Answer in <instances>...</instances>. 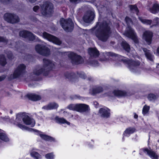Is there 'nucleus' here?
<instances>
[{
  "label": "nucleus",
  "instance_id": "36",
  "mask_svg": "<svg viewBox=\"0 0 159 159\" xmlns=\"http://www.w3.org/2000/svg\"><path fill=\"white\" fill-rule=\"evenodd\" d=\"M135 131V129L133 128H129L126 129L125 131V134H130L133 133Z\"/></svg>",
  "mask_w": 159,
  "mask_h": 159
},
{
  "label": "nucleus",
  "instance_id": "12",
  "mask_svg": "<svg viewBox=\"0 0 159 159\" xmlns=\"http://www.w3.org/2000/svg\"><path fill=\"white\" fill-rule=\"evenodd\" d=\"M37 34L39 35H42L43 38L56 44L59 45L61 43V41L57 38L46 32H43L42 34H39V33Z\"/></svg>",
  "mask_w": 159,
  "mask_h": 159
},
{
  "label": "nucleus",
  "instance_id": "53",
  "mask_svg": "<svg viewBox=\"0 0 159 159\" xmlns=\"http://www.w3.org/2000/svg\"><path fill=\"white\" fill-rule=\"evenodd\" d=\"M31 3H34L37 0H28Z\"/></svg>",
  "mask_w": 159,
  "mask_h": 159
},
{
  "label": "nucleus",
  "instance_id": "50",
  "mask_svg": "<svg viewBox=\"0 0 159 159\" xmlns=\"http://www.w3.org/2000/svg\"><path fill=\"white\" fill-rule=\"evenodd\" d=\"M79 97H80L79 96H78L77 95H75L74 96L73 98L74 99H79V98H80Z\"/></svg>",
  "mask_w": 159,
  "mask_h": 159
},
{
  "label": "nucleus",
  "instance_id": "52",
  "mask_svg": "<svg viewBox=\"0 0 159 159\" xmlns=\"http://www.w3.org/2000/svg\"><path fill=\"white\" fill-rule=\"evenodd\" d=\"M134 117L135 119H137L138 117V116L136 113H134Z\"/></svg>",
  "mask_w": 159,
  "mask_h": 159
},
{
  "label": "nucleus",
  "instance_id": "11",
  "mask_svg": "<svg viewBox=\"0 0 159 159\" xmlns=\"http://www.w3.org/2000/svg\"><path fill=\"white\" fill-rule=\"evenodd\" d=\"M94 16V10L92 7H90L89 10L84 14L83 19L85 22L89 23L93 20Z\"/></svg>",
  "mask_w": 159,
  "mask_h": 159
},
{
  "label": "nucleus",
  "instance_id": "55",
  "mask_svg": "<svg viewBox=\"0 0 159 159\" xmlns=\"http://www.w3.org/2000/svg\"><path fill=\"white\" fill-rule=\"evenodd\" d=\"M157 53H158V54H159V47H158V48H157Z\"/></svg>",
  "mask_w": 159,
  "mask_h": 159
},
{
  "label": "nucleus",
  "instance_id": "19",
  "mask_svg": "<svg viewBox=\"0 0 159 159\" xmlns=\"http://www.w3.org/2000/svg\"><path fill=\"white\" fill-rule=\"evenodd\" d=\"M126 95V93L125 91L119 90H115L112 93H110L107 95L109 96H115L118 97L125 96Z\"/></svg>",
  "mask_w": 159,
  "mask_h": 159
},
{
  "label": "nucleus",
  "instance_id": "46",
  "mask_svg": "<svg viewBox=\"0 0 159 159\" xmlns=\"http://www.w3.org/2000/svg\"><path fill=\"white\" fill-rule=\"evenodd\" d=\"M70 2L75 3H77L80 2V0H70Z\"/></svg>",
  "mask_w": 159,
  "mask_h": 159
},
{
  "label": "nucleus",
  "instance_id": "59",
  "mask_svg": "<svg viewBox=\"0 0 159 159\" xmlns=\"http://www.w3.org/2000/svg\"><path fill=\"white\" fill-rule=\"evenodd\" d=\"M1 130H2L1 129H0V132L1 131Z\"/></svg>",
  "mask_w": 159,
  "mask_h": 159
},
{
  "label": "nucleus",
  "instance_id": "37",
  "mask_svg": "<svg viewBox=\"0 0 159 159\" xmlns=\"http://www.w3.org/2000/svg\"><path fill=\"white\" fill-rule=\"evenodd\" d=\"M129 7L131 11H135L137 15H138L139 11L137 7L135 5H130L129 6Z\"/></svg>",
  "mask_w": 159,
  "mask_h": 159
},
{
  "label": "nucleus",
  "instance_id": "42",
  "mask_svg": "<svg viewBox=\"0 0 159 159\" xmlns=\"http://www.w3.org/2000/svg\"><path fill=\"white\" fill-rule=\"evenodd\" d=\"M79 76L83 79H85L86 78V76L85 73L83 72H80L78 73Z\"/></svg>",
  "mask_w": 159,
  "mask_h": 159
},
{
  "label": "nucleus",
  "instance_id": "5",
  "mask_svg": "<svg viewBox=\"0 0 159 159\" xmlns=\"http://www.w3.org/2000/svg\"><path fill=\"white\" fill-rule=\"evenodd\" d=\"M66 55L71 60L73 64H78L82 63L83 61L82 58L72 52H65Z\"/></svg>",
  "mask_w": 159,
  "mask_h": 159
},
{
  "label": "nucleus",
  "instance_id": "10",
  "mask_svg": "<svg viewBox=\"0 0 159 159\" xmlns=\"http://www.w3.org/2000/svg\"><path fill=\"white\" fill-rule=\"evenodd\" d=\"M25 65L23 64L18 66L13 74V78H16L22 76L25 72Z\"/></svg>",
  "mask_w": 159,
  "mask_h": 159
},
{
  "label": "nucleus",
  "instance_id": "49",
  "mask_svg": "<svg viewBox=\"0 0 159 159\" xmlns=\"http://www.w3.org/2000/svg\"><path fill=\"white\" fill-rule=\"evenodd\" d=\"M5 78L6 76L4 75H3L2 76H0V81H1L3 80Z\"/></svg>",
  "mask_w": 159,
  "mask_h": 159
},
{
  "label": "nucleus",
  "instance_id": "15",
  "mask_svg": "<svg viewBox=\"0 0 159 159\" xmlns=\"http://www.w3.org/2000/svg\"><path fill=\"white\" fill-rule=\"evenodd\" d=\"M19 35L20 36L24 38L28 37L31 41H33L35 39V37L33 34L27 31H22L20 32Z\"/></svg>",
  "mask_w": 159,
  "mask_h": 159
},
{
  "label": "nucleus",
  "instance_id": "20",
  "mask_svg": "<svg viewBox=\"0 0 159 159\" xmlns=\"http://www.w3.org/2000/svg\"><path fill=\"white\" fill-rule=\"evenodd\" d=\"M90 110L89 106L84 104H78L77 111L84 112Z\"/></svg>",
  "mask_w": 159,
  "mask_h": 159
},
{
  "label": "nucleus",
  "instance_id": "13",
  "mask_svg": "<svg viewBox=\"0 0 159 159\" xmlns=\"http://www.w3.org/2000/svg\"><path fill=\"white\" fill-rule=\"evenodd\" d=\"M24 116V113H19L16 115V120L11 121V122L22 129H27V127L20 123Z\"/></svg>",
  "mask_w": 159,
  "mask_h": 159
},
{
  "label": "nucleus",
  "instance_id": "44",
  "mask_svg": "<svg viewBox=\"0 0 159 159\" xmlns=\"http://www.w3.org/2000/svg\"><path fill=\"white\" fill-rule=\"evenodd\" d=\"M7 56L9 59H12V55L11 52H8L6 53Z\"/></svg>",
  "mask_w": 159,
  "mask_h": 159
},
{
  "label": "nucleus",
  "instance_id": "60",
  "mask_svg": "<svg viewBox=\"0 0 159 159\" xmlns=\"http://www.w3.org/2000/svg\"><path fill=\"white\" fill-rule=\"evenodd\" d=\"M37 20H35V21H37Z\"/></svg>",
  "mask_w": 159,
  "mask_h": 159
},
{
  "label": "nucleus",
  "instance_id": "28",
  "mask_svg": "<svg viewBox=\"0 0 159 159\" xmlns=\"http://www.w3.org/2000/svg\"><path fill=\"white\" fill-rule=\"evenodd\" d=\"M40 137L43 139L48 141H54L55 139L52 137L45 134H39Z\"/></svg>",
  "mask_w": 159,
  "mask_h": 159
},
{
  "label": "nucleus",
  "instance_id": "54",
  "mask_svg": "<svg viewBox=\"0 0 159 159\" xmlns=\"http://www.w3.org/2000/svg\"><path fill=\"white\" fill-rule=\"evenodd\" d=\"M88 80L89 81H92L93 80V78L91 77L88 78Z\"/></svg>",
  "mask_w": 159,
  "mask_h": 159
},
{
  "label": "nucleus",
  "instance_id": "2",
  "mask_svg": "<svg viewBox=\"0 0 159 159\" xmlns=\"http://www.w3.org/2000/svg\"><path fill=\"white\" fill-rule=\"evenodd\" d=\"M110 31L109 26L107 24L105 23L98 29L95 34L98 39L103 42H106L109 36Z\"/></svg>",
  "mask_w": 159,
  "mask_h": 159
},
{
  "label": "nucleus",
  "instance_id": "43",
  "mask_svg": "<svg viewBox=\"0 0 159 159\" xmlns=\"http://www.w3.org/2000/svg\"><path fill=\"white\" fill-rule=\"evenodd\" d=\"M125 20L128 25V24H133V22L131 19L130 18H129V17H126L125 18Z\"/></svg>",
  "mask_w": 159,
  "mask_h": 159
},
{
  "label": "nucleus",
  "instance_id": "29",
  "mask_svg": "<svg viewBox=\"0 0 159 159\" xmlns=\"http://www.w3.org/2000/svg\"><path fill=\"white\" fill-rule=\"evenodd\" d=\"M139 18L143 24L146 25H151L152 22V21L151 20L146 19L140 17H139Z\"/></svg>",
  "mask_w": 159,
  "mask_h": 159
},
{
  "label": "nucleus",
  "instance_id": "22",
  "mask_svg": "<svg viewBox=\"0 0 159 159\" xmlns=\"http://www.w3.org/2000/svg\"><path fill=\"white\" fill-rule=\"evenodd\" d=\"M58 107V105L57 103L53 102L43 106L42 108L46 110H50L57 108Z\"/></svg>",
  "mask_w": 159,
  "mask_h": 159
},
{
  "label": "nucleus",
  "instance_id": "21",
  "mask_svg": "<svg viewBox=\"0 0 159 159\" xmlns=\"http://www.w3.org/2000/svg\"><path fill=\"white\" fill-rule=\"evenodd\" d=\"M150 11L153 14H156L159 12V6L157 1H155L152 7L149 8Z\"/></svg>",
  "mask_w": 159,
  "mask_h": 159
},
{
  "label": "nucleus",
  "instance_id": "34",
  "mask_svg": "<svg viewBox=\"0 0 159 159\" xmlns=\"http://www.w3.org/2000/svg\"><path fill=\"white\" fill-rule=\"evenodd\" d=\"M7 63L6 59L3 55H0V64L2 66H5Z\"/></svg>",
  "mask_w": 159,
  "mask_h": 159
},
{
  "label": "nucleus",
  "instance_id": "9",
  "mask_svg": "<svg viewBox=\"0 0 159 159\" xmlns=\"http://www.w3.org/2000/svg\"><path fill=\"white\" fill-rule=\"evenodd\" d=\"M35 49L38 53L42 55L47 56L50 53L49 49L43 44L36 45Z\"/></svg>",
  "mask_w": 159,
  "mask_h": 159
},
{
  "label": "nucleus",
  "instance_id": "24",
  "mask_svg": "<svg viewBox=\"0 0 159 159\" xmlns=\"http://www.w3.org/2000/svg\"><path fill=\"white\" fill-rule=\"evenodd\" d=\"M88 52L91 57H98L99 55L98 51L95 48H89Z\"/></svg>",
  "mask_w": 159,
  "mask_h": 159
},
{
  "label": "nucleus",
  "instance_id": "27",
  "mask_svg": "<svg viewBox=\"0 0 159 159\" xmlns=\"http://www.w3.org/2000/svg\"><path fill=\"white\" fill-rule=\"evenodd\" d=\"M56 122L60 124H64L66 123L68 125H70V123L67 121L66 120L63 118H59L57 116L55 118Z\"/></svg>",
  "mask_w": 159,
  "mask_h": 159
},
{
  "label": "nucleus",
  "instance_id": "57",
  "mask_svg": "<svg viewBox=\"0 0 159 159\" xmlns=\"http://www.w3.org/2000/svg\"><path fill=\"white\" fill-rule=\"evenodd\" d=\"M10 112L11 114H12V111H11Z\"/></svg>",
  "mask_w": 159,
  "mask_h": 159
},
{
  "label": "nucleus",
  "instance_id": "38",
  "mask_svg": "<svg viewBox=\"0 0 159 159\" xmlns=\"http://www.w3.org/2000/svg\"><path fill=\"white\" fill-rule=\"evenodd\" d=\"M149 107L145 105L143 109L142 112L143 114L144 115L147 114L148 111L149 109Z\"/></svg>",
  "mask_w": 159,
  "mask_h": 159
},
{
  "label": "nucleus",
  "instance_id": "48",
  "mask_svg": "<svg viewBox=\"0 0 159 159\" xmlns=\"http://www.w3.org/2000/svg\"><path fill=\"white\" fill-rule=\"evenodd\" d=\"M6 41V39L2 37H0V42H4Z\"/></svg>",
  "mask_w": 159,
  "mask_h": 159
},
{
  "label": "nucleus",
  "instance_id": "39",
  "mask_svg": "<svg viewBox=\"0 0 159 159\" xmlns=\"http://www.w3.org/2000/svg\"><path fill=\"white\" fill-rule=\"evenodd\" d=\"M153 24L151 26V27H152L153 26L159 25V18L157 17L155 18L153 20Z\"/></svg>",
  "mask_w": 159,
  "mask_h": 159
},
{
  "label": "nucleus",
  "instance_id": "6",
  "mask_svg": "<svg viewBox=\"0 0 159 159\" xmlns=\"http://www.w3.org/2000/svg\"><path fill=\"white\" fill-rule=\"evenodd\" d=\"M53 5L52 4L49 2H44L42 7L41 12L43 15L49 14L53 11Z\"/></svg>",
  "mask_w": 159,
  "mask_h": 159
},
{
  "label": "nucleus",
  "instance_id": "35",
  "mask_svg": "<svg viewBox=\"0 0 159 159\" xmlns=\"http://www.w3.org/2000/svg\"><path fill=\"white\" fill-rule=\"evenodd\" d=\"M0 139L5 142H7L9 141V139L6 134L2 132L0 133Z\"/></svg>",
  "mask_w": 159,
  "mask_h": 159
},
{
  "label": "nucleus",
  "instance_id": "3",
  "mask_svg": "<svg viewBox=\"0 0 159 159\" xmlns=\"http://www.w3.org/2000/svg\"><path fill=\"white\" fill-rule=\"evenodd\" d=\"M118 57L119 61L122 62L126 65L128 68L131 71H135L140 65V62L139 61L130 60L121 56H119Z\"/></svg>",
  "mask_w": 159,
  "mask_h": 159
},
{
  "label": "nucleus",
  "instance_id": "25",
  "mask_svg": "<svg viewBox=\"0 0 159 159\" xmlns=\"http://www.w3.org/2000/svg\"><path fill=\"white\" fill-rule=\"evenodd\" d=\"M66 78L69 80L73 82L76 79L75 74L74 73H67L65 74Z\"/></svg>",
  "mask_w": 159,
  "mask_h": 159
},
{
  "label": "nucleus",
  "instance_id": "23",
  "mask_svg": "<svg viewBox=\"0 0 159 159\" xmlns=\"http://www.w3.org/2000/svg\"><path fill=\"white\" fill-rule=\"evenodd\" d=\"M143 50L144 52L145 55L149 60L152 61L154 58V56L151 53L150 51L146 48H143Z\"/></svg>",
  "mask_w": 159,
  "mask_h": 159
},
{
  "label": "nucleus",
  "instance_id": "41",
  "mask_svg": "<svg viewBox=\"0 0 159 159\" xmlns=\"http://www.w3.org/2000/svg\"><path fill=\"white\" fill-rule=\"evenodd\" d=\"M45 157L48 159H53L54 158V155L53 153H49L45 155Z\"/></svg>",
  "mask_w": 159,
  "mask_h": 159
},
{
  "label": "nucleus",
  "instance_id": "30",
  "mask_svg": "<svg viewBox=\"0 0 159 159\" xmlns=\"http://www.w3.org/2000/svg\"><path fill=\"white\" fill-rule=\"evenodd\" d=\"M30 155L31 156L36 159H39L41 158V156L37 152L34 151V150H32L30 152Z\"/></svg>",
  "mask_w": 159,
  "mask_h": 159
},
{
  "label": "nucleus",
  "instance_id": "47",
  "mask_svg": "<svg viewBox=\"0 0 159 159\" xmlns=\"http://www.w3.org/2000/svg\"><path fill=\"white\" fill-rule=\"evenodd\" d=\"M106 54L109 56H115V54L111 52H107Z\"/></svg>",
  "mask_w": 159,
  "mask_h": 159
},
{
  "label": "nucleus",
  "instance_id": "31",
  "mask_svg": "<svg viewBox=\"0 0 159 159\" xmlns=\"http://www.w3.org/2000/svg\"><path fill=\"white\" fill-rule=\"evenodd\" d=\"M103 89L101 86H98L93 88V93L94 94L99 93L103 91Z\"/></svg>",
  "mask_w": 159,
  "mask_h": 159
},
{
  "label": "nucleus",
  "instance_id": "26",
  "mask_svg": "<svg viewBox=\"0 0 159 159\" xmlns=\"http://www.w3.org/2000/svg\"><path fill=\"white\" fill-rule=\"evenodd\" d=\"M27 97L29 99L33 101L39 100L41 98L40 96L33 94H28Z\"/></svg>",
  "mask_w": 159,
  "mask_h": 159
},
{
  "label": "nucleus",
  "instance_id": "51",
  "mask_svg": "<svg viewBox=\"0 0 159 159\" xmlns=\"http://www.w3.org/2000/svg\"><path fill=\"white\" fill-rule=\"evenodd\" d=\"M10 0H0V1L2 2H9Z\"/></svg>",
  "mask_w": 159,
  "mask_h": 159
},
{
  "label": "nucleus",
  "instance_id": "56",
  "mask_svg": "<svg viewBox=\"0 0 159 159\" xmlns=\"http://www.w3.org/2000/svg\"><path fill=\"white\" fill-rule=\"evenodd\" d=\"M94 105H97L98 104V103L97 102H94Z\"/></svg>",
  "mask_w": 159,
  "mask_h": 159
},
{
  "label": "nucleus",
  "instance_id": "32",
  "mask_svg": "<svg viewBox=\"0 0 159 159\" xmlns=\"http://www.w3.org/2000/svg\"><path fill=\"white\" fill-rule=\"evenodd\" d=\"M121 45L126 51L127 52L129 51L130 49V46L125 41H122Z\"/></svg>",
  "mask_w": 159,
  "mask_h": 159
},
{
  "label": "nucleus",
  "instance_id": "4",
  "mask_svg": "<svg viewBox=\"0 0 159 159\" xmlns=\"http://www.w3.org/2000/svg\"><path fill=\"white\" fill-rule=\"evenodd\" d=\"M60 23L62 27L66 32H71L74 28V24L71 19L65 20L61 18Z\"/></svg>",
  "mask_w": 159,
  "mask_h": 159
},
{
  "label": "nucleus",
  "instance_id": "1",
  "mask_svg": "<svg viewBox=\"0 0 159 159\" xmlns=\"http://www.w3.org/2000/svg\"><path fill=\"white\" fill-rule=\"evenodd\" d=\"M43 63L42 67L38 66L34 69L33 72L31 73L30 75V78L31 80H35L36 77L43 73L44 75H46V74H45V72H47L54 68L56 65L55 62L45 59H43Z\"/></svg>",
  "mask_w": 159,
  "mask_h": 159
},
{
  "label": "nucleus",
  "instance_id": "14",
  "mask_svg": "<svg viewBox=\"0 0 159 159\" xmlns=\"http://www.w3.org/2000/svg\"><path fill=\"white\" fill-rule=\"evenodd\" d=\"M152 36L153 34L152 32L147 31L144 32L143 39L146 41L148 44L150 45L152 42Z\"/></svg>",
  "mask_w": 159,
  "mask_h": 159
},
{
  "label": "nucleus",
  "instance_id": "7",
  "mask_svg": "<svg viewBox=\"0 0 159 159\" xmlns=\"http://www.w3.org/2000/svg\"><path fill=\"white\" fill-rule=\"evenodd\" d=\"M124 34L126 37L131 39L135 43L138 42V39L134 30L130 26H128L124 33Z\"/></svg>",
  "mask_w": 159,
  "mask_h": 159
},
{
  "label": "nucleus",
  "instance_id": "18",
  "mask_svg": "<svg viewBox=\"0 0 159 159\" xmlns=\"http://www.w3.org/2000/svg\"><path fill=\"white\" fill-rule=\"evenodd\" d=\"M99 113L101 117L108 118L110 116V110L107 108H102L100 109Z\"/></svg>",
  "mask_w": 159,
  "mask_h": 159
},
{
  "label": "nucleus",
  "instance_id": "16",
  "mask_svg": "<svg viewBox=\"0 0 159 159\" xmlns=\"http://www.w3.org/2000/svg\"><path fill=\"white\" fill-rule=\"evenodd\" d=\"M144 153L147 154L152 159H158V156L157 154L152 150L147 148H143L141 149Z\"/></svg>",
  "mask_w": 159,
  "mask_h": 159
},
{
  "label": "nucleus",
  "instance_id": "17",
  "mask_svg": "<svg viewBox=\"0 0 159 159\" xmlns=\"http://www.w3.org/2000/svg\"><path fill=\"white\" fill-rule=\"evenodd\" d=\"M23 121L25 124L30 125L31 127H34L35 124V121L33 119L24 114V117L23 118Z\"/></svg>",
  "mask_w": 159,
  "mask_h": 159
},
{
  "label": "nucleus",
  "instance_id": "40",
  "mask_svg": "<svg viewBox=\"0 0 159 159\" xmlns=\"http://www.w3.org/2000/svg\"><path fill=\"white\" fill-rule=\"evenodd\" d=\"M157 98V96L155 94H149L148 98L150 101H152L155 99Z\"/></svg>",
  "mask_w": 159,
  "mask_h": 159
},
{
  "label": "nucleus",
  "instance_id": "45",
  "mask_svg": "<svg viewBox=\"0 0 159 159\" xmlns=\"http://www.w3.org/2000/svg\"><path fill=\"white\" fill-rule=\"evenodd\" d=\"M39 8V7L38 6H34L33 8V10L34 11L37 12V10Z\"/></svg>",
  "mask_w": 159,
  "mask_h": 159
},
{
  "label": "nucleus",
  "instance_id": "33",
  "mask_svg": "<svg viewBox=\"0 0 159 159\" xmlns=\"http://www.w3.org/2000/svg\"><path fill=\"white\" fill-rule=\"evenodd\" d=\"M78 104H71L69 105L67 107V108L70 110L76 111H77L78 110Z\"/></svg>",
  "mask_w": 159,
  "mask_h": 159
},
{
  "label": "nucleus",
  "instance_id": "58",
  "mask_svg": "<svg viewBox=\"0 0 159 159\" xmlns=\"http://www.w3.org/2000/svg\"><path fill=\"white\" fill-rule=\"evenodd\" d=\"M63 112H64V113H65V112H66H66H65V111H64Z\"/></svg>",
  "mask_w": 159,
  "mask_h": 159
},
{
  "label": "nucleus",
  "instance_id": "8",
  "mask_svg": "<svg viewBox=\"0 0 159 159\" xmlns=\"http://www.w3.org/2000/svg\"><path fill=\"white\" fill-rule=\"evenodd\" d=\"M5 20L12 24L17 23L19 21L18 16L15 14L11 13H6L4 16Z\"/></svg>",
  "mask_w": 159,
  "mask_h": 159
}]
</instances>
